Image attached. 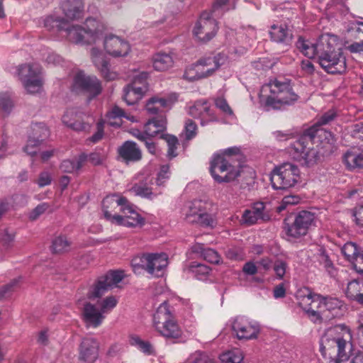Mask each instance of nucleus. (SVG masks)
I'll return each instance as SVG.
<instances>
[{
    "label": "nucleus",
    "mask_w": 363,
    "mask_h": 363,
    "mask_svg": "<svg viewBox=\"0 0 363 363\" xmlns=\"http://www.w3.org/2000/svg\"><path fill=\"white\" fill-rule=\"evenodd\" d=\"M86 160L84 154H81L79 157L72 160H65L60 165V169L65 172L72 173L79 170Z\"/></svg>",
    "instance_id": "e433bc0d"
},
{
    "label": "nucleus",
    "mask_w": 363,
    "mask_h": 363,
    "mask_svg": "<svg viewBox=\"0 0 363 363\" xmlns=\"http://www.w3.org/2000/svg\"><path fill=\"white\" fill-rule=\"evenodd\" d=\"M123 100L129 106H134L136 103V87L135 83L127 85L123 89Z\"/></svg>",
    "instance_id": "603ef678"
},
{
    "label": "nucleus",
    "mask_w": 363,
    "mask_h": 363,
    "mask_svg": "<svg viewBox=\"0 0 363 363\" xmlns=\"http://www.w3.org/2000/svg\"><path fill=\"white\" fill-rule=\"evenodd\" d=\"M336 39L333 35H322L312 43L299 36L296 48L308 58H316L320 67L329 74H342L346 70V59L341 49H336Z\"/></svg>",
    "instance_id": "f257e3e1"
},
{
    "label": "nucleus",
    "mask_w": 363,
    "mask_h": 363,
    "mask_svg": "<svg viewBox=\"0 0 363 363\" xmlns=\"http://www.w3.org/2000/svg\"><path fill=\"white\" fill-rule=\"evenodd\" d=\"M206 208V203L201 200H194L186 203L184 209V219L190 223H194L199 216Z\"/></svg>",
    "instance_id": "c756f323"
},
{
    "label": "nucleus",
    "mask_w": 363,
    "mask_h": 363,
    "mask_svg": "<svg viewBox=\"0 0 363 363\" xmlns=\"http://www.w3.org/2000/svg\"><path fill=\"white\" fill-rule=\"evenodd\" d=\"M189 114L194 118H201V124L204 125L206 123L204 119L207 117V121H211L215 119L211 113V108L206 101H197L189 108Z\"/></svg>",
    "instance_id": "bb28decb"
},
{
    "label": "nucleus",
    "mask_w": 363,
    "mask_h": 363,
    "mask_svg": "<svg viewBox=\"0 0 363 363\" xmlns=\"http://www.w3.org/2000/svg\"><path fill=\"white\" fill-rule=\"evenodd\" d=\"M201 253L203 259L211 264H218L220 261V256L213 249H203Z\"/></svg>",
    "instance_id": "4d7b16f0"
},
{
    "label": "nucleus",
    "mask_w": 363,
    "mask_h": 363,
    "mask_svg": "<svg viewBox=\"0 0 363 363\" xmlns=\"http://www.w3.org/2000/svg\"><path fill=\"white\" fill-rule=\"evenodd\" d=\"M72 89L75 91L84 92L91 99L99 95L102 88L96 77L86 75L84 72L79 71L74 76Z\"/></svg>",
    "instance_id": "ddd939ff"
},
{
    "label": "nucleus",
    "mask_w": 363,
    "mask_h": 363,
    "mask_svg": "<svg viewBox=\"0 0 363 363\" xmlns=\"http://www.w3.org/2000/svg\"><path fill=\"white\" fill-rule=\"evenodd\" d=\"M40 74L41 67L38 63L23 65L17 69L18 76L30 94H36L41 91L43 81Z\"/></svg>",
    "instance_id": "9b49d317"
},
{
    "label": "nucleus",
    "mask_w": 363,
    "mask_h": 363,
    "mask_svg": "<svg viewBox=\"0 0 363 363\" xmlns=\"http://www.w3.org/2000/svg\"><path fill=\"white\" fill-rule=\"evenodd\" d=\"M160 138L164 140L167 143V156L170 159L175 157L177 155L176 150L177 149V145H179L177 137L169 134H162L160 135Z\"/></svg>",
    "instance_id": "49530a36"
},
{
    "label": "nucleus",
    "mask_w": 363,
    "mask_h": 363,
    "mask_svg": "<svg viewBox=\"0 0 363 363\" xmlns=\"http://www.w3.org/2000/svg\"><path fill=\"white\" fill-rule=\"evenodd\" d=\"M153 323L157 331L166 338L179 339L182 337V330L172 314L170 306L166 301L157 308L153 315Z\"/></svg>",
    "instance_id": "423d86ee"
},
{
    "label": "nucleus",
    "mask_w": 363,
    "mask_h": 363,
    "mask_svg": "<svg viewBox=\"0 0 363 363\" xmlns=\"http://www.w3.org/2000/svg\"><path fill=\"white\" fill-rule=\"evenodd\" d=\"M325 307L328 310V313L330 315L331 318L337 315V312L342 306L341 301L332 297H325Z\"/></svg>",
    "instance_id": "8fccbe9b"
},
{
    "label": "nucleus",
    "mask_w": 363,
    "mask_h": 363,
    "mask_svg": "<svg viewBox=\"0 0 363 363\" xmlns=\"http://www.w3.org/2000/svg\"><path fill=\"white\" fill-rule=\"evenodd\" d=\"M118 300L114 296H108L105 298L101 304L102 313H106L113 309L117 305Z\"/></svg>",
    "instance_id": "052dcab7"
},
{
    "label": "nucleus",
    "mask_w": 363,
    "mask_h": 363,
    "mask_svg": "<svg viewBox=\"0 0 363 363\" xmlns=\"http://www.w3.org/2000/svg\"><path fill=\"white\" fill-rule=\"evenodd\" d=\"M138 349L147 356H155L156 350L155 345L149 340H142L138 337Z\"/></svg>",
    "instance_id": "6e6d98bb"
},
{
    "label": "nucleus",
    "mask_w": 363,
    "mask_h": 363,
    "mask_svg": "<svg viewBox=\"0 0 363 363\" xmlns=\"http://www.w3.org/2000/svg\"><path fill=\"white\" fill-rule=\"evenodd\" d=\"M348 32L350 36L354 39L358 40L352 43L348 46V50L351 52H363V23L357 22L350 28Z\"/></svg>",
    "instance_id": "7c9ffc66"
},
{
    "label": "nucleus",
    "mask_w": 363,
    "mask_h": 363,
    "mask_svg": "<svg viewBox=\"0 0 363 363\" xmlns=\"http://www.w3.org/2000/svg\"><path fill=\"white\" fill-rule=\"evenodd\" d=\"M50 131L45 123H38L31 125V133L28 136L24 151L30 155H35L42 142L49 136Z\"/></svg>",
    "instance_id": "f3484780"
},
{
    "label": "nucleus",
    "mask_w": 363,
    "mask_h": 363,
    "mask_svg": "<svg viewBox=\"0 0 363 363\" xmlns=\"http://www.w3.org/2000/svg\"><path fill=\"white\" fill-rule=\"evenodd\" d=\"M50 206L48 203H42L38 205L29 214V218L32 220H36L40 216L49 210Z\"/></svg>",
    "instance_id": "bf43d9fd"
},
{
    "label": "nucleus",
    "mask_w": 363,
    "mask_h": 363,
    "mask_svg": "<svg viewBox=\"0 0 363 363\" xmlns=\"http://www.w3.org/2000/svg\"><path fill=\"white\" fill-rule=\"evenodd\" d=\"M170 177L169 165L164 164L160 167V172L157 174V184L158 186L162 185L166 180Z\"/></svg>",
    "instance_id": "13d9d810"
},
{
    "label": "nucleus",
    "mask_w": 363,
    "mask_h": 363,
    "mask_svg": "<svg viewBox=\"0 0 363 363\" xmlns=\"http://www.w3.org/2000/svg\"><path fill=\"white\" fill-rule=\"evenodd\" d=\"M13 106V101L9 93L4 92L0 94V112L1 114L4 116L9 115Z\"/></svg>",
    "instance_id": "79ce46f5"
},
{
    "label": "nucleus",
    "mask_w": 363,
    "mask_h": 363,
    "mask_svg": "<svg viewBox=\"0 0 363 363\" xmlns=\"http://www.w3.org/2000/svg\"><path fill=\"white\" fill-rule=\"evenodd\" d=\"M341 252L349 262L353 260L359 254L357 245L352 242H346L342 247Z\"/></svg>",
    "instance_id": "5fc2aeb1"
},
{
    "label": "nucleus",
    "mask_w": 363,
    "mask_h": 363,
    "mask_svg": "<svg viewBox=\"0 0 363 363\" xmlns=\"http://www.w3.org/2000/svg\"><path fill=\"white\" fill-rule=\"evenodd\" d=\"M124 117L127 119L134 121L135 117L133 116H129L118 106H114L106 115L107 123L113 127H120L121 125V118Z\"/></svg>",
    "instance_id": "72a5a7b5"
},
{
    "label": "nucleus",
    "mask_w": 363,
    "mask_h": 363,
    "mask_svg": "<svg viewBox=\"0 0 363 363\" xmlns=\"http://www.w3.org/2000/svg\"><path fill=\"white\" fill-rule=\"evenodd\" d=\"M351 340L350 329L337 325L328 329L320 339V351L328 363H341L349 359L346 348Z\"/></svg>",
    "instance_id": "f03ea898"
},
{
    "label": "nucleus",
    "mask_w": 363,
    "mask_h": 363,
    "mask_svg": "<svg viewBox=\"0 0 363 363\" xmlns=\"http://www.w3.org/2000/svg\"><path fill=\"white\" fill-rule=\"evenodd\" d=\"M66 24V21L60 18L48 16L44 20V26L49 30L56 28L58 30H62Z\"/></svg>",
    "instance_id": "864d4df0"
},
{
    "label": "nucleus",
    "mask_w": 363,
    "mask_h": 363,
    "mask_svg": "<svg viewBox=\"0 0 363 363\" xmlns=\"http://www.w3.org/2000/svg\"><path fill=\"white\" fill-rule=\"evenodd\" d=\"M90 54L93 63L104 79L111 81L118 78V73L110 69L109 63L101 50L94 47L91 49Z\"/></svg>",
    "instance_id": "412c9836"
},
{
    "label": "nucleus",
    "mask_w": 363,
    "mask_h": 363,
    "mask_svg": "<svg viewBox=\"0 0 363 363\" xmlns=\"http://www.w3.org/2000/svg\"><path fill=\"white\" fill-rule=\"evenodd\" d=\"M336 116V113L333 110H329L328 111L323 113L318 120L315 125L313 126H317L320 128L321 125H326L329 123L330 121H333Z\"/></svg>",
    "instance_id": "e2e57ef3"
},
{
    "label": "nucleus",
    "mask_w": 363,
    "mask_h": 363,
    "mask_svg": "<svg viewBox=\"0 0 363 363\" xmlns=\"http://www.w3.org/2000/svg\"><path fill=\"white\" fill-rule=\"evenodd\" d=\"M138 140H140L141 143H143V145L145 146L148 152L152 154L155 155L156 152V145L152 142L151 138H147L142 133H138Z\"/></svg>",
    "instance_id": "69168bd1"
},
{
    "label": "nucleus",
    "mask_w": 363,
    "mask_h": 363,
    "mask_svg": "<svg viewBox=\"0 0 363 363\" xmlns=\"http://www.w3.org/2000/svg\"><path fill=\"white\" fill-rule=\"evenodd\" d=\"M102 311L91 303H86L84 307L83 315L86 325L88 327L97 328L104 319Z\"/></svg>",
    "instance_id": "a878e982"
},
{
    "label": "nucleus",
    "mask_w": 363,
    "mask_h": 363,
    "mask_svg": "<svg viewBox=\"0 0 363 363\" xmlns=\"http://www.w3.org/2000/svg\"><path fill=\"white\" fill-rule=\"evenodd\" d=\"M152 180L153 178L148 176L145 177V181H140V184L138 186V196L152 199L153 194L150 185L152 184Z\"/></svg>",
    "instance_id": "c03bdc74"
},
{
    "label": "nucleus",
    "mask_w": 363,
    "mask_h": 363,
    "mask_svg": "<svg viewBox=\"0 0 363 363\" xmlns=\"http://www.w3.org/2000/svg\"><path fill=\"white\" fill-rule=\"evenodd\" d=\"M232 328L240 340L256 338L259 333L258 327L252 325L245 317H237L233 323Z\"/></svg>",
    "instance_id": "aec40b11"
},
{
    "label": "nucleus",
    "mask_w": 363,
    "mask_h": 363,
    "mask_svg": "<svg viewBox=\"0 0 363 363\" xmlns=\"http://www.w3.org/2000/svg\"><path fill=\"white\" fill-rule=\"evenodd\" d=\"M228 60V57L223 53H218L214 57H208L199 60L196 65H199L201 69H204L206 77L212 75L220 66L223 65Z\"/></svg>",
    "instance_id": "393cba45"
},
{
    "label": "nucleus",
    "mask_w": 363,
    "mask_h": 363,
    "mask_svg": "<svg viewBox=\"0 0 363 363\" xmlns=\"http://www.w3.org/2000/svg\"><path fill=\"white\" fill-rule=\"evenodd\" d=\"M186 273H191L199 280L203 279L209 274L211 268L205 264L192 262L190 264L184 268Z\"/></svg>",
    "instance_id": "4c0bfd02"
},
{
    "label": "nucleus",
    "mask_w": 363,
    "mask_h": 363,
    "mask_svg": "<svg viewBox=\"0 0 363 363\" xmlns=\"http://www.w3.org/2000/svg\"><path fill=\"white\" fill-rule=\"evenodd\" d=\"M140 258V267L154 277H162L168 265V257L165 253H143Z\"/></svg>",
    "instance_id": "f8f14e48"
},
{
    "label": "nucleus",
    "mask_w": 363,
    "mask_h": 363,
    "mask_svg": "<svg viewBox=\"0 0 363 363\" xmlns=\"http://www.w3.org/2000/svg\"><path fill=\"white\" fill-rule=\"evenodd\" d=\"M148 77L147 72H142L138 74V99L143 98L150 90L147 82Z\"/></svg>",
    "instance_id": "37998d69"
},
{
    "label": "nucleus",
    "mask_w": 363,
    "mask_h": 363,
    "mask_svg": "<svg viewBox=\"0 0 363 363\" xmlns=\"http://www.w3.org/2000/svg\"><path fill=\"white\" fill-rule=\"evenodd\" d=\"M218 30L216 21L211 14L204 11L196 22L194 28V35L202 42H208L212 39Z\"/></svg>",
    "instance_id": "4468645a"
},
{
    "label": "nucleus",
    "mask_w": 363,
    "mask_h": 363,
    "mask_svg": "<svg viewBox=\"0 0 363 363\" xmlns=\"http://www.w3.org/2000/svg\"><path fill=\"white\" fill-rule=\"evenodd\" d=\"M301 305L304 304L303 309H308L313 311H318L322 312L321 306H324L325 297L315 294L309 293L308 295L303 296Z\"/></svg>",
    "instance_id": "f704fd0d"
},
{
    "label": "nucleus",
    "mask_w": 363,
    "mask_h": 363,
    "mask_svg": "<svg viewBox=\"0 0 363 363\" xmlns=\"http://www.w3.org/2000/svg\"><path fill=\"white\" fill-rule=\"evenodd\" d=\"M86 28L79 26H69L66 21L65 30L69 41L78 44L96 43L103 36L104 25L94 18H87L85 23Z\"/></svg>",
    "instance_id": "20e7f679"
},
{
    "label": "nucleus",
    "mask_w": 363,
    "mask_h": 363,
    "mask_svg": "<svg viewBox=\"0 0 363 363\" xmlns=\"http://www.w3.org/2000/svg\"><path fill=\"white\" fill-rule=\"evenodd\" d=\"M361 292V281L352 280L347 284L345 291L346 296L350 300L356 301L359 303Z\"/></svg>",
    "instance_id": "ea45409f"
},
{
    "label": "nucleus",
    "mask_w": 363,
    "mask_h": 363,
    "mask_svg": "<svg viewBox=\"0 0 363 363\" xmlns=\"http://www.w3.org/2000/svg\"><path fill=\"white\" fill-rule=\"evenodd\" d=\"M183 77L189 82H194L207 77L204 74V69H201L199 65L196 64H194L187 68Z\"/></svg>",
    "instance_id": "58836bf2"
},
{
    "label": "nucleus",
    "mask_w": 363,
    "mask_h": 363,
    "mask_svg": "<svg viewBox=\"0 0 363 363\" xmlns=\"http://www.w3.org/2000/svg\"><path fill=\"white\" fill-rule=\"evenodd\" d=\"M303 133L311 139V145H313L316 138L318 139V141L325 140L329 144H333L335 142V136L331 132L317 126H311L306 129Z\"/></svg>",
    "instance_id": "c85d7f7f"
},
{
    "label": "nucleus",
    "mask_w": 363,
    "mask_h": 363,
    "mask_svg": "<svg viewBox=\"0 0 363 363\" xmlns=\"http://www.w3.org/2000/svg\"><path fill=\"white\" fill-rule=\"evenodd\" d=\"M84 116L79 108H72L65 111L62 120L64 124L72 129L81 131L89 126L88 123L83 121Z\"/></svg>",
    "instance_id": "5701e85b"
},
{
    "label": "nucleus",
    "mask_w": 363,
    "mask_h": 363,
    "mask_svg": "<svg viewBox=\"0 0 363 363\" xmlns=\"http://www.w3.org/2000/svg\"><path fill=\"white\" fill-rule=\"evenodd\" d=\"M220 157H223L227 160L235 161V164H240V160L242 158V154L239 147H231L224 150L221 153L216 154Z\"/></svg>",
    "instance_id": "de8ad7c7"
},
{
    "label": "nucleus",
    "mask_w": 363,
    "mask_h": 363,
    "mask_svg": "<svg viewBox=\"0 0 363 363\" xmlns=\"http://www.w3.org/2000/svg\"><path fill=\"white\" fill-rule=\"evenodd\" d=\"M199 218L194 223H199L203 226L212 227L214 223V220L211 215L206 212V209L203 211L199 216Z\"/></svg>",
    "instance_id": "338daca9"
},
{
    "label": "nucleus",
    "mask_w": 363,
    "mask_h": 363,
    "mask_svg": "<svg viewBox=\"0 0 363 363\" xmlns=\"http://www.w3.org/2000/svg\"><path fill=\"white\" fill-rule=\"evenodd\" d=\"M104 217L112 223L125 227L135 225V217L129 216L136 214L133 206L124 197L113 194L105 197L102 201Z\"/></svg>",
    "instance_id": "7ed1b4c3"
},
{
    "label": "nucleus",
    "mask_w": 363,
    "mask_h": 363,
    "mask_svg": "<svg viewBox=\"0 0 363 363\" xmlns=\"http://www.w3.org/2000/svg\"><path fill=\"white\" fill-rule=\"evenodd\" d=\"M301 179L298 167L291 162L275 166L270 173L272 186L275 190H287L294 187Z\"/></svg>",
    "instance_id": "0eeeda50"
},
{
    "label": "nucleus",
    "mask_w": 363,
    "mask_h": 363,
    "mask_svg": "<svg viewBox=\"0 0 363 363\" xmlns=\"http://www.w3.org/2000/svg\"><path fill=\"white\" fill-rule=\"evenodd\" d=\"M210 172L216 182L229 183L240 176V165L215 154L210 162Z\"/></svg>",
    "instance_id": "1a4fd4ad"
},
{
    "label": "nucleus",
    "mask_w": 363,
    "mask_h": 363,
    "mask_svg": "<svg viewBox=\"0 0 363 363\" xmlns=\"http://www.w3.org/2000/svg\"><path fill=\"white\" fill-rule=\"evenodd\" d=\"M184 128L185 135L187 140H191L196 135L197 125L192 120H186Z\"/></svg>",
    "instance_id": "0e129e2a"
},
{
    "label": "nucleus",
    "mask_w": 363,
    "mask_h": 363,
    "mask_svg": "<svg viewBox=\"0 0 363 363\" xmlns=\"http://www.w3.org/2000/svg\"><path fill=\"white\" fill-rule=\"evenodd\" d=\"M216 106L222 111L225 114L231 116L233 114V111L228 105L227 101L222 97H219L215 101Z\"/></svg>",
    "instance_id": "774afa93"
},
{
    "label": "nucleus",
    "mask_w": 363,
    "mask_h": 363,
    "mask_svg": "<svg viewBox=\"0 0 363 363\" xmlns=\"http://www.w3.org/2000/svg\"><path fill=\"white\" fill-rule=\"evenodd\" d=\"M123 274L120 271H110L99 277L96 284L89 293L90 298H99L106 291L116 286L123 279Z\"/></svg>",
    "instance_id": "2eb2a0df"
},
{
    "label": "nucleus",
    "mask_w": 363,
    "mask_h": 363,
    "mask_svg": "<svg viewBox=\"0 0 363 363\" xmlns=\"http://www.w3.org/2000/svg\"><path fill=\"white\" fill-rule=\"evenodd\" d=\"M343 162L348 169L363 168V145L350 147L343 155Z\"/></svg>",
    "instance_id": "b1692460"
},
{
    "label": "nucleus",
    "mask_w": 363,
    "mask_h": 363,
    "mask_svg": "<svg viewBox=\"0 0 363 363\" xmlns=\"http://www.w3.org/2000/svg\"><path fill=\"white\" fill-rule=\"evenodd\" d=\"M266 88H268L270 92L265 99V106L267 107L281 109L286 106L294 104L298 99V96L288 82L274 79L263 86V89Z\"/></svg>",
    "instance_id": "39448f33"
},
{
    "label": "nucleus",
    "mask_w": 363,
    "mask_h": 363,
    "mask_svg": "<svg viewBox=\"0 0 363 363\" xmlns=\"http://www.w3.org/2000/svg\"><path fill=\"white\" fill-rule=\"evenodd\" d=\"M286 218L283 222V228L290 238L298 239L306 235L309 230L315 225L316 216L308 211H301L294 215L293 221Z\"/></svg>",
    "instance_id": "6e6552de"
},
{
    "label": "nucleus",
    "mask_w": 363,
    "mask_h": 363,
    "mask_svg": "<svg viewBox=\"0 0 363 363\" xmlns=\"http://www.w3.org/2000/svg\"><path fill=\"white\" fill-rule=\"evenodd\" d=\"M71 242L63 235L56 237L52 243V250L55 253H62L69 250Z\"/></svg>",
    "instance_id": "a19ab883"
},
{
    "label": "nucleus",
    "mask_w": 363,
    "mask_h": 363,
    "mask_svg": "<svg viewBox=\"0 0 363 363\" xmlns=\"http://www.w3.org/2000/svg\"><path fill=\"white\" fill-rule=\"evenodd\" d=\"M243 355L240 350H233L223 353L220 359L223 363H240L243 360Z\"/></svg>",
    "instance_id": "a18cd8bd"
},
{
    "label": "nucleus",
    "mask_w": 363,
    "mask_h": 363,
    "mask_svg": "<svg viewBox=\"0 0 363 363\" xmlns=\"http://www.w3.org/2000/svg\"><path fill=\"white\" fill-rule=\"evenodd\" d=\"M65 15L70 19H77L82 16L84 4L82 0H65L62 3Z\"/></svg>",
    "instance_id": "2f4dec72"
},
{
    "label": "nucleus",
    "mask_w": 363,
    "mask_h": 363,
    "mask_svg": "<svg viewBox=\"0 0 363 363\" xmlns=\"http://www.w3.org/2000/svg\"><path fill=\"white\" fill-rule=\"evenodd\" d=\"M311 139L303 133L301 137L289 147V152L292 158L299 162L301 165L308 167L317 164L320 155L318 151L312 147Z\"/></svg>",
    "instance_id": "9d476101"
},
{
    "label": "nucleus",
    "mask_w": 363,
    "mask_h": 363,
    "mask_svg": "<svg viewBox=\"0 0 363 363\" xmlns=\"http://www.w3.org/2000/svg\"><path fill=\"white\" fill-rule=\"evenodd\" d=\"M269 35L272 41L283 45L285 50L291 48L294 34L292 30L286 24L271 26Z\"/></svg>",
    "instance_id": "6ab92c4d"
},
{
    "label": "nucleus",
    "mask_w": 363,
    "mask_h": 363,
    "mask_svg": "<svg viewBox=\"0 0 363 363\" xmlns=\"http://www.w3.org/2000/svg\"><path fill=\"white\" fill-rule=\"evenodd\" d=\"M118 155L126 164L136 160V144L132 141L125 142L118 148Z\"/></svg>",
    "instance_id": "c9c22d12"
},
{
    "label": "nucleus",
    "mask_w": 363,
    "mask_h": 363,
    "mask_svg": "<svg viewBox=\"0 0 363 363\" xmlns=\"http://www.w3.org/2000/svg\"><path fill=\"white\" fill-rule=\"evenodd\" d=\"M186 363H216L214 359L208 356L207 353L202 351H196L190 354Z\"/></svg>",
    "instance_id": "3c124183"
},
{
    "label": "nucleus",
    "mask_w": 363,
    "mask_h": 363,
    "mask_svg": "<svg viewBox=\"0 0 363 363\" xmlns=\"http://www.w3.org/2000/svg\"><path fill=\"white\" fill-rule=\"evenodd\" d=\"M270 219V213L264 202L254 203L250 208L244 211L242 216V223L247 225H252L259 220L267 221Z\"/></svg>",
    "instance_id": "a211bd4d"
},
{
    "label": "nucleus",
    "mask_w": 363,
    "mask_h": 363,
    "mask_svg": "<svg viewBox=\"0 0 363 363\" xmlns=\"http://www.w3.org/2000/svg\"><path fill=\"white\" fill-rule=\"evenodd\" d=\"M174 59L171 53L160 52L152 57L153 67L157 71L163 72L172 67Z\"/></svg>",
    "instance_id": "473e14b6"
},
{
    "label": "nucleus",
    "mask_w": 363,
    "mask_h": 363,
    "mask_svg": "<svg viewBox=\"0 0 363 363\" xmlns=\"http://www.w3.org/2000/svg\"><path fill=\"white\" fill-rule=\"evenodd\" d=\"M104 46L106 52L113 57H123L130 52V45L125 38L109 34L104 38Z\"/></svg>",
    "instance_id": "dca6fc26"
},
{
    "label": "nucleus",
    "mask_w": 363,
    "mask_h": 363,
    "mask_svg": "<svg viewBox=\"0 0 363 363\" xmlns=\"http://www.w3.org/2000/svg\"><path fill=\"white\" fill-rule=\"evenodd\" d=\"M286 268L287 263L285 261L279 259H277L273 265L274 271L275 272V274L279 279H282L284 277Z\"/></svg>",
    "instance_id": "680f3d73"
},
{
    "label": "nucleus",
    "mask_w": 363,
    "mask_h": 363,
    "mask_svg": "<svg viewBox=\"0 0 363 363\" xmlns=\"http://www.w3.org/2000/svg\"><path fill=\"white\" fill-rule=\"evenodd\" d=\"M166 129L167 118L164 116L153 117L145 124L144 134L147 138H153L158 134H164Z\"/></svg>",
    "instance_id": "cd10ccee"
},
{
    "label": "nucleus",
    "mask_w": 363,
    "mask_h": 363,
    "mask_svg": "<svg viewBox=\"0 0 363 363\" xmlns=\"http://www.w3.org/2000/svg\"><path fill=\"white\" fill-rule=\"evenodd\" d=\"M99 343L93 337H85L79 347V359L86 363H94L98 357Z\"/></svg>",
    "instance_id": "4be33fe9"
},
{
    "label": "nucleus",
    "mask_w": 363,
    "mask_h": 363,
    "mask_svg": "<svg viewBox=\"0 0 363 363\" xmlns=\"http://www.w3.org/2000/svg\"><path fill=\"white\" fill-rule=\"evenodd\" d=\"M16 233L13 230L5 229L0 234V242L1 243L4 249L9 251L13 246Z\"/></svg>",
    "instance_id": "09e8293b"
}]
</instances>
